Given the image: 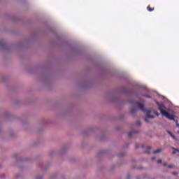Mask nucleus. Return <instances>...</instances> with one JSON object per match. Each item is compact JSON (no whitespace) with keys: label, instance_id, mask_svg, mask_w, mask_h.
<instances>
[{"label":"nucleus","instance_id":"1","mask_svg":"<svg viewBox=\"0 0 179 179\" xmlns=\"http://www.w3.org/2000/svg\"><path fill=\"white\" fill-rule=\"evenodd\" d=\"M157 106H158V110L160 111L162 115H164V117H166L168 120L170 121H175L176 124V127L179 128V124H178V120H176V118L174 115L169 113L167 112V108H166V106H164V103H160V102H156Z\"/></svg>","mask_w":179,"mask_h":179},{"label":"nucleus","instance_id":"2","mask_svg":"<svg viewBox=\"0 0 179 179\" xmlns=\"http://www.w3.org/2000/svg\"><path fill=\"white\" fill-rule=\"evenodd\" d=\"M134 104H136V106H137V107H138L139 110H141V111H143L144 113H147L148 117L145 118V122H148V118H151V119L155 118V116L150 115V113H151L150 110H146L145 108V106H143V103L136 101V102H134Z\"/></svg>","mask_w":179,"mask_h":179},{"label":"nucleus","instance_id":"3","mask_svg":"<svg viewBox=\"0 0 179 179\" xmlns=\"http://www.w3.org/2000/svg\"><path fill=\"white\" fill-rule=\"evenodd\" d=\"M135 134H139V131H133L131 132H129L128 134V136L129 138H132V135Z\"/></svg>","mask_w":179,"mask_h":179},{"label":"nucleus","instance_id":"4","mask_svg":"<svg viewBox=\"0 0 179 179\" xmlns=\"http://www.w3.org/2000/svg\"><path fill=\"white\" fill-rule=\"evenodd\" d=\"M130 112H131V114L132 115H134V114H135V113H136V108H131Z\"/></svg>","mask_w":179,"mask_h":179},{"label":"nucleus","instance_id":"5","mask_svg":"<svg viewBox=\"0 0 179 179\" xmlns=\"http://www.w3.org/2000/svg\"><path fill=\"white\" fill-rule=\"evenodd\" d=\"M147 9H148V12H153V10H155V8H151L150 7V6H148V7H147Z\"/></svg>","mask_w":179,"mask_h":179},{"label":"nucleus","instance_id":"6","mask_svg":"<svg viewBox=\"0 0 179 179\" xmlns=\"http://www.w3.org/2000/svg\"><path fill=\"white\" fill-rule=\"evenodd\" d=\"M160 152H162V150L159 149L153 151V153L154 155H156V153H160Z\"/></svg>","mask_w":179,"mask_h":179},{"label":"nucleus","instance_id":"7","mask_svg":"<svg viewBox=\"0 0 179 179\" xmlns=\"http://www.w3.org/2000/svg\"><path fill=\"white\" fill-rule=\"evenodd\" d=\"M143 96L147 97V99H152V96H150V95H148V94H143Z\"/></svg>","mask_w":179,"mask_h":179},{"label":"nucleus","instance_id":"8","mask_svg":"<svg viewBox=\"0 0 179 179\" xmlns=\"http://www.w3.org/2000/svg\"><path fill=\"white\" fill-rule=\"evenodd\" d=\"M141 122L137 121L136 123V125H138L139 126V125H141Z\"/></svg>","mask_w":179,"mask_h":179},{"label":"nucleus","instance_id":"9","mask_svg":"<svg viewBox=\"0 0 179 179\" xmlns=\"http://www.w3.org/2000/svg\"><path fill=\"white\" fill-rule=\"evenodd\" d=\"M167 167L168 169H173V165H169Z\"/></svg>","mask_w":179,"mask_h":179},{"label":"nucleus","instance_id":"10","mask_svg":"<svg viewBox=\"0 0 179 179\" xmlns=\"http://www.w3.org/2000/svg\"><path fill=\"white\" fill-rule=\"evenodd\" d=\"M131 178V175H127V179H130Z\"/></svg>","mask_w":179,"mask_h":179},{"label":"nucleus","instance_id":"11","mask_svg":"<svg viewBox=\"0 0 179 179\" xmlns=\"http://www.w3.org/2000/svg\"><path fill=\"white\" fill-rule=\"evenodd\" d=\"M162 159H159V160H158L157 162V163H158V164H160V163H162Z\"/></svg>","mask_w":179,"mask_h":179},{"label":"nucleus","instance_id":"12","mask_svg":"<svg viewBox=\"0 0 179 179\" xmlns=\"http://www.w3.org/2000/svg\"><path fill=\"white\" fill-rule=\"evenodd\" d=\"M164 167H168V166H167V163H164Z\"/></svg>","mask_w":179,"mask_h":179},{"label":"nucleus","instance_id":"13","mask_svg":"<svg viewBox=\"0 0 179 179\" xmlns=\"http://www.w3.org/2000/svg\"><path fill=\"white\" fill-rule=\"evenodd\" d=\"M173 139H176V136H174V135L171 134V136Z\"/></svg>","mask_w":179,"mask_h":179},{"label":"nucleus","instance_id":"14","mask_svg":"<svg viewBox=\"0 0 179 179\" xmlns=\"http://www.w3.org/2000/svg\"><path fill=\"white\" fill-rule=\"evenodd\" d=\"M172 174H173V176L177 175V172H173Z\"/></svg>","mask_w":179,"mask_h":179},{"label":"nucleus","instance_id":"15","mask_svg":"<svg viewBox=\"0 0 179 179\" xmlns=\"http://www.w3.org/2000/svg\"><path fill=\"white\" fill-rule=\"evenodd\" d=\"M144 153H146V154L149 155V153H150V152H148V151H145V152H144Z\"/></svg>","mask_w":179,"mask_h":179},{"label":"nucleus","instance_id":"16","mask_svg":"<svg viewBox=\"0 0 179 179\" xmlns=\"http://www.w3.org/2000/svg\"><path fill=\"white\" fill-rule=\"evenodd\" d=\"M168 134H169V135H171H171H173V134H171V131H168Z\"/></svg>","mask_w":179,"mask_h":179},{"label":"nucleus","instance_id":"17","mask_svg":"<svg viewBox=\"0 0 179 179\" xmlns=\"http://www.w3.org/2000/svg\"><path fill=\"white\" fill-rule=\"evenodd\" d=\"M172 155H176V151H173Z\"/></svg>","mask_w":179,"mask_h":179},{"label":"nucleus","instance_id":"18","mask_svg":"<svg viewBox=\"0 0 179 179\" xmlns=\"http://www.w3.org/2000/svg\"><path fill=\"white\" fill-rule=\"evenodd\" d=\"M147 148H148V149H152V147L148 146Z\"/></svg>","mask_w":179,"mask_h":179},{"label":"nucleus","instance_id":"19","mask_svg":"<svg viewBox=\"0 0 179 179\" xmlns=\"http://www.w3.org/2000/svg\"><path fill=\"white\" fill-rule=\"evenodd\" d=\"M156 159V157H152V159H151V160H155Z\"/></svg>","mask_w":179,"mask_h":179},{"label":"nucleus","instance_id":"20","mask_svg":"<svg viewBox=\"0 0 179 179\" xmlns=\"http://www.w3.org/2000/svg\"><path fill=\"white\" fill-rule=\"evenodd\" d=\"M155 114H156V115H157V117H159V113H155Z\"/></svg>","mask_w":179,"mask_h":179},{"label":"nucleus","instance_id":"21","mask_svg":"<svg viewBox=\"0 0 179 179\" xmlns=\"http://www.w3.org/2000/svg\"><path fill=\"white\" fill-rule=\"evenodd\" d=\"M136 149H138V148H139V145H136Z\"/></svg>","mask_w":179,"mask_h":179},{"label":"nucleus","instance_id":"22","mask_svg":"<svg viewBox=\"0 0 179 179\" xmlns=\"http://www.w3.org/2000/svg\"><path fill=\"white\" fill-rule=\"evenodd\" d=\"M178 134H179V132H178Z\"/></svg>","mask_w":179,"mask_h":179}]
</instances>
